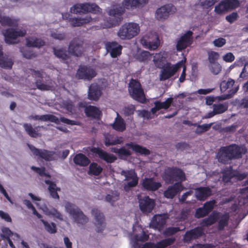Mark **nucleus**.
Wrapping results in <instances>:
<instances>
[{
    "label": "nucleus",
    "mask_w": 248,
    "mask_h": 248,
    "mask_svg": "<svg viewBox=\"0 0 248 248\" xmlns=\"http://www.w3.org/2000/svg\"><path fill=\"white\" fill-rule=\"evenodd\" d=\"M40 221L44 225L45 230L50 234H54L57 232V229L56 225L54 222H48L43 219H41Z\"/></svg>",
    "instance_id": "obj_47"
},
{
    "label": "nucleus",
    "mask_w": 248,
    "mask_h": 248,
    "mask_svg": "<svg viewBox=\"0 0 248 248\" xmlns=\"http://www.w3.org/2000/svg\"><path fill=\"white\" fill-rule=\"evenodd\" d=\"M4 36L5 42L8 44H14V40L18 37H23L27 33L25 29L16 30L13 28H9L4 30L2 31Z\"/></svg>",
    "instance_id": "obj_10"
},
{
    "label": "nucleus",
    "mask_w": 248,
    "mask_h": 248,
    "mask_svg": "<svg viewBox=\"0 0 248 248\" xmlns=\"http://www.w3.org/2000/svg\"><path fill=\"white\" fill-rule=\"evenodd\" d=\"M23 126L29 136L32 138H37L39 137V133L38 132V127L33 128L31 124L25 123Z\"/></svg>",
    "instance_id": "obj_42"
},
{
    "label": "nucleus",
    "mask_w": 248,
    "mask_h": 248,
    "mask_svg": "<svg viewBox=\"0 0 248 248\" xmlns=\"http://www.w3.org/2000/svg\"><path fill=\"white\" fill-rule=\"evenodd\" d=\"M184 187L182 184L174 183L168 186L164 191V195L167 199H173L178 193L183 190Z\"/></svg>",
    "instance_id": "obj_20"
},
{
    "label": "nucleus",
    "mask_w": 248,
    "mask_h": 248,
    "mask_svg": "<svg viewBox=\"0 0 248 248\" xmlns=\"http://www.w3.org/2000/svg\"><path fill=\"white\" fill-rule=\"evenodd\" d=\"M140 43L146 48L155 50L159 46V39L156 34L149 32L143 35L140 40Z\"/></svg>",
    "instance_id": "obj_9"
},
{
    "label": "nucleus",
    "mask_w": 248,
    "mask_h": 248,
    "mask_svg": "<svg viewBox=\"0 0 248 248\" xmlns=\"http://www.w3.org/2000/svg\"><path fill=\"white\" fill-rule=\"evenodd\" d=\"M119 198V193L117 191L113 192L112 194H107L106 196L105 199L106 201L113 203V202L117 201Z\"/></svg>",
    "instance_id": "obj_55"
},
{
    "label": "nucleus",
    "mask_w": 248,
    "mask_h": 248,
    "mask_svg": "<svg viewBox=\"0 0 248 248\" xmlns=\"http://www.w3.org/2000/svg\"><path fill=\"white\" fill-rule=\"evenodd\" d=\"M149 0H124L123 4L124 8L122 6L117 7L110 9L108 11L110 16L108 21V28L113 27L119 25L122 20V15L125 12L124 8L127 9H134L137 7L142 6L147 3Z\"/></svg>",
    "instance_id": "obj_1"
},
{
    "label": "nucleus",
    "mask_w": 248,
    "mask_h": 248,
    "mask_svg": "<svg viewBox=\"0 0 248 248\" xmlns=\"http://www.w3.org/2000/svg\"><path fill=\"white\" fill-rule=\"evenodd\" d=\"M175 241V238L174 237L163 239L155 244L154 243V248H166L172 245Z\"/></svg>",
    "instance_id": "obj_43"
},
{
    "label": "nucleus",
    "mask_w": 248,
    "mask_h": 248,
    "mask_svg": "<svg viewBox=\"0 0 248 248\" xmlns=\"http://www.w3.org/2000/svg\"><path fill=\"white\" fill-rule=\"evenodd\" d=\"M173 98L170 97L167 98L164 102L159 101H155L154 103L155 107L151 108V112L155 114L157 111L161 109H167L170 108L173 102Z\"/></svg>",
    "instance_id": "obj_27"
},
{
    "label": "nucleus",
    "mask_w": 248,
    "mask_h": 248,
    "mask_svg": "<svg viewBox=\"0 0 248 248\" xmlns=\"http://www.w3.org/2000/svg\"><path fill=\"white\" fill-rule=\"evenodd\" d=\"M48 121L54 123L56 124H59L60 122H61L67 124L71 125H79V123L78 121L71 120L64 117H60V119H59L56 116L51 114H48Z\"/></svg>",
    "instance_id": "obj_30"
},
{
    "label": "nucleus",
    "mask_w": 248,
    "mask_h": 248,
    "mask_svg": "<svg viewBox=\"0 0 248 248\" xmlns=\"http://www.w3.org/2000/svg\"><path fill=\"white\" fill-rule=\"evenodd\" d=\"M202 229L200 227H196L186 232L184 236L186 242H189L191 240L196 239L203 235Z\"/></svg>",
    "instance_id": "obj_25"
},
{
    "label": "nucleus",
    "mask_w": 248,
    "mask_h": 248,
    "mask_svg": "<svg viewBox=\"0 0 248 248\" xmlns=\"http://www.w3.org/2000/svg\"><path fill=\"white\" fill-rule=\"evenodd\" d=\"M26 42L27 46L29 47L40 48L45 45L44 40L36 37L26 38Z\"/></svg>",
    "instance_id": "obj_35"
},
{
    "label": "nucleus",
    "mask_w": 248,
    "mask_h": 248,
    "mask_svg": "<svg viewBox=\"0 0 248 248\" xmlns=\"http://www.w3.org/2000/svg\"><path fill=\"white\" fill-rule=\"evenodd\" d=\"M218 213L210 215L208 217L202 220L201 224L203 227H208L216 222L218 218Z\"/></svg>",
    "instance_id": "obj_44"
},
{
    "label": "nucleus",
    "mask_w": 248,
    "mask_h": 248,
    "mask_svg": "<svg viewBox=\"0 0 248 248\" xmlns=\"http://www.w3.org/2000/svg\"><path fill=\"white\" fill-rule=\"evenodd\" d=\"M74 163L81 167H86L90 163V160L83 154H77L73 158Z\"/></svg>",
    "instance_id": "obj_34"
},
{
    "label": "nucleus",
    "mask_w": 248,
    "mask_h": 248,
    "mask_svg": "<svg viewBox=\"0 0 248 248\" xmlns=\"http://www.w3.org/2000/svg\"><path fill=\"white\" fill-rule=\"evenodd\" d=\"M183 65L184 61L183 60L175 64L167 62L166 65L161 68L162 70L159 75L160 80L164 81L170 78L175 75L179 69L182 67Z\"/></svg>",
    "instance_id": "obj_6"
},
{
    "label": "nucleus",
    "mask_w": 248,
    "mask_h": 248,
    "mask_svg": "<svg viewBox=\"0 0 248 248\" xmlns=\"http://www.w3.org/2000/svg\"><path fill=\"white\" fill-rule=\"evenodd\" d=\"M121 174L124 176V180L128 181L124 184V189L126 191H128L130 188L135 187L138 185L139 179L135 170H123Z\"/></svg>",
    "instance_id": "obj_8"
},
{
    "label": "nucleus",
    "mask_w": 248,
    "mask_h": 248,
    "mask_svg": "<svg viewBox=\"0 0 248 248\" xmlns=\"http://www.w3.org/2000/svg\"><path fill=\"white\" fill-rule=\"evenodd\" d=\"M69 21L73 27H79L89 23L91 21V18L87 17L86 18H71Z\"/></svg>",
    "instance_id": "obj_46"
},
{
    "label": "nucleus",
    "mask_w": 248,
    "mask_h": 248,
    "mask_svg": "<svg viewBox=\"0 0 248 248\" xmlns=\"http://www.w3.org/2000/svg\"><path fill=\"white\" fill-rule=\"evenodd\" d=\"M1 231L2 234L1 235V237L3 239H9L13 235L12 232L9 228L4 227L2 229Z\"/></svg>",
    "instance_id": "obj_64"
},
{
    "label": "nucleus",
    "mask_w": 248,
    "mask_h": 248,
    "mask_svg": "<svg viewBox=\"0 0 248 248\" xmlns=\"http://www.w3.org/2000/svg\"><path fill=\"white\" fill-rule=\"evenodd\" d=\"M219 57L218 52L215 51H211L208 53V60L210 63L215 64Z\"/></svg>",
    "instance_id": "obj_61"
},
{
    "label": "nucleus",
    "mask_w": 248,
    "mask_h": 248,
    "mask_svg": "<svg viewBox=\"0 0 248 248\" xmlns=\"http://www.w3.org/2000/svg\"><path fill=\"white\" fill-rule=\"evenodd\" d=\"M222 181L224 183H228L231 181V180L236 175L234 171L233 170L232 166H229L225 167L222 171Z\"/></svg>",
    "instance_id": "obj_36"
},
{
    "label": "nucleus",
    "mask_w": 248,
    "mask_h": 248,
    "mask_svg": "<svg viewBox=\"0 0 248 248\" xmlns=\"http://www.w3.org/2000/svg\"><path fill=\"white\" fill-rule=\"evenodd\" d=\"M28 146L33 155L43 159L46 161H51L54 160V155L55 152L45 149H39L32 145L28 144Z\"/></svg>",
    "instance_id": "obj_13"
},
{
    "label": "nucleus",
    "mask_w": 248,
    "mask_h": 248,
    "mask_svg": "<svg viewBox=\"0 0 248 248\" xmlns=\"http://www.w3.org/2000/svg\"><path fill=\"white\" fill-rule=\"evenodd\" d=\"M140 31L138 24L134 22L126 23L120 28L117 35L122 40H130L137 36Z\"/></svg>",
    "instance_id": "obj_4"
},
{
    "label": "nucleus",
    "mask_w": 248,
    "mask_h": 248,
    "mask_svg": "<svg viewBox=\"0 0 248 248\" xmlns=\"http://www.w3.org/2000/svg\"><path fill=\"white\" fill-rule=\"evenodd\" d=\"M111 125L113 129L118 132H123L126 129L125 121L118 113L114 123Z\"/></svg>",
    "instance_id": "obj_32"
},
{
    "label": "nucleus",
    "mask_w": 248,
    "mask_h": 248,
    "mask_svg": "<svg viewBox=\"0 0 248 248\" xmlns=\"http://www.w3.org/2000/svg\"><path fill=\"white\" fill-rule=\"evenodd\" d=\"M164 180L167 184L180 183L186 180L184 171L177 167H168L165 170L163 177Z\"/></svg>",
    "instance_id": "obj_3"
},
{
    "label": "nucleus",
    "mask_w": 248,
    "mask_h": 248,
    "mask_svg": "<svg viewBox=\"0 0 248 248\" xmlns=\"http://www.w3.org/2000/svg\"><path fill=\"white\" fill-rule=\"evenodd\" d=\"M167 219V217L165 215H155L151 220L150 226L160 231L166 224Z\"/></svg>",
    "instance_id": "obj_19"
},
{
    "label": "nucleus",
    "mask_w": 248,
    "mask_h": 248,
    "mask_svg": "<svg viewBox=\"0 0 248 248\" xmlns=\"http://www.w3.org/2000/svg\"><path fill=\"white\" fill-rule=\"evenodd\" d=\"M141 185L144 189L151 191H156L161 186V183L155 182L153 178H145L142 180Z\"/></svg>",
    "instance_id": "obj_24"
},
{
    "label": "nucleus",
    "mask_w": 248,
    "mask_h": 248,
    "mask_svg": "<svg viewBox=\"0 0 248 248\" xmlns=\"http://www.w3.org/2000/svg\"><path fill=\"white\" fill-rule=\"evenodd\" d=\"M208 213L202 207L198 208L195 211L194 217L197 218H200L206 216Z\"/></svg>",
    "instance_id": "obj_60"
},
{
    "label": "nucleus",
    "mask_w": 248,
    "mask_h": 248,
    "mask_svg": "<svg viewBox=\"0 0 248 248\" xmlns=\"http://www.w3.org/2000/svg\"><path fill=\"white\" fill-rule=\"evenodd\" d=\"M200 5L203 8L208 9L213 6V3L210 0H198L195 6Z\"/></svg>",
    "instance_id": "obj_57"
},
{
    "label": "nucleus",
    "mask_w": 248,
    "mask_h": 248,
    "mask_svg": "<svg viewBox=\"0 0 248 248\" xmlns=\"http://www.w3.org/2000/svg\"><path fill=\"white\" fill-rule=\"evenodd\" d=\"M216 202L215 200H212L208 202H206L204 203L203 208L205 211L209 214L214 208Z\"/></svg>",
    "instance_id": "obj_63"
},
{
    "label": "nucleus",
    "mask_w": 248,
    "mask_h": 248,
    "mask_svg": "<svg viewBox=\"0 0 248 248\" xmlns=\"http://www.w3.org/2000/svg\"><path fill=\"white\" fill-rule=\"evenodd\" d=\"M92 214L95 220L94 225L97 232H102L106 228V223L104 214L97 209H93Z\"/></svg>",
    "instance_id": "obj_14"
},
{
    "label": "nucleus",
    "mask_w": 248,
    "mask_h": 248,
    "mask_svg": "<svg viewBox=\"0 0 248 248\" xmlns=\"http://www.w3.org/2000/svg\"><path fill=\"white\" fill-rule=\"evenodd\" d=\"M123 142L122 137H117L113 139L111 135H106L104 139V143L106 146L121 144Z\"/></svg>",
    "instance_id": "obj_41"
},
{
    "label": "nucleus",
    "mask_w": 248,
    "mask_h": 248,
    "mask_svg": "<svg viewBox=\"0 0 248 248\" xmlns=\"http://www.w3.org/2000/svg\"><path fill=\"white\" fill-rule=\"evenodd\" d=\"M153 61L155 66L160 69L163 67L167 62L166 57L161 52L155 54L154 56Z\"/></svg>",
    "instance_id": "obj_39"
},
{
    "label": "nucleus",
    "mask_w": 248,
    "mask_h": 248,
    "mask_svg": "<svg viewBox=\"0 0 248 248\" xmlns=\"http://www.w3.org/2000/svg\"><path fill=\"white\" fill-rule=\"evenodd\" d=\"M84 112L88 117H92L95 119L100 118L102 115L101 111L96 107L89 105L85 108Z\"/></svg>",
    "instance_id": "obj_31"
},
{
    "label": "nucleus",
    "mask_w": 248,
    "mask_h": 248,
    "mask_svg": "<svg viewBox=\"0 0 248 248\" xmlns=\"http://www.w3.org/2000/svg\"><path fill=\"white\" fill-rule=\"evenodd\" d=\"M125 146L131 149L135 153L145 156L151 154V151L146 147L142 146L133 142L126 143Z\"/></svg>",
    "instance_id": "obj_28"
},
{
    "label": "nucleus",
    "mask_w": 248,
    "mask_h": 248,
    "mask_svg": "<svg viewBox=\"0 0 248 248\" xmlns=\"http://www.w3.org/2000/svg\"><path fill=\"white\" fill-rule=\"evenodd\" d=\"M30 71L31 72L32 76L34 78H38L40 79H37L35 81L36 86L39 90L42 91H47L49 90L50 87L46 84L42 83V81L43 79V71L38 70H35L31 69Z\"/></svg>",
    "instance_id": "obj_26"
},
{
    "label": "nucleus",
    "mask_w": 248,
    "mask_h": 248,
    "mask_svg": "<svg viewBox=\"0 0 248 248\" xmlns=\"http://www.w3.org/2000/svg\"><path fill=\"white\" fill-rule=\"evenodd\" d=\"M2 46H0V66L7 69H11L14 62L11 58L3 57Z\"/></svg>",
    "instance_id": "obj_40"
},
{
    "label": "nucleus",
    "mask_w": 248,
    "mask_h": 248,
    "mask_svg": "<svg viewBox=\"0 0 248 248\" xmlns=\"http://www.w3.org/2000/svg\"><path fill=\"white\" fill-rule=\"evenodd\" d=\"M212 124V123H210L209 124H205L202 125H200L197 124V125L196 126H197V128L195 130V133L198 135H200L202 133L207 131L210 129Z\"/></svg>",
    "instance_id": "obj_52"
},
{
    "label": "nucleus",
    "mask_w": 248,
    "mask_h": 248,
    "mask_svg": "<svg viewBox=\"0 0 248 248\" xmlns=\"http://www.w3.org/2000/svg\"><path fill=\"white\" fill-rule=\"evenodd\" d=\"M192 31H188L180 38L176 44V49L178 51H182L192 44Z\"/></svg>",
    "instance_id": "obj_15"
},
{
    "label": "nucleus",
    "mask_w": 248,
    "mask_h": 248,
    "mask_svg": "<svg viewBox=\"0 0 248 248\" xmlns=\"http://www.w3.org/2000/svg\"><path fill=\"white\" fill-rule=\"evenodd\" d=\"M45 212L47 215H51L60 220H63L62 215L55 208H46Z\"/></svg>",
    "instance_id": "obj_50"
},
{
    "label": "nucleus",
    "mask_w": 248,
    "mask_h": 248,
    "mask_svg": "<svg viewBox=\"0 0 248 248\" xmlns=\"http://www.w3.org/2000/svg\"><path fill=\"white\" fill-rule=\"evenodd\" d=\"M229 217L227 215H222L221 219L218 222L217 229L219 231L223 230L228 225Z\"/></svg>",
    "instance_id": "obj_53"
},
{
    "label": "nucleus",
    "mask_w": 248,
    "mask_h": 248,
    "mask_svg": "<svg viewBox=\"0 0 248 248\" xmlns=\"http://www.w3.org/2000/svg\"><path fill=\"white\" fill-rule=\"evenodd\" d=\"M129 85V92L131 97L134 99L143 103L145 100V96L140 82L132 79Z\"/></svg>",
    "instance_id": "obj_7"
},
{
    "label": "nucleus",
    "mask_w": 248,
    "mask_h": 248,
    "mask_svg": "<svg viewBox=\"0 0 248 248\" xmlns=\"http://www.w3.org/2000/svg\"><path fill=\"white\" fill-rule=\"evenodd\" d=\"M246 152V148L236 144H232L221 147L217 153L216 156L219 163L228 164L232 160L241 158Z\"/></svg>",
    "instance_id": "obj_2"
},
{
    "label": "nucleus",
    "mask_w": 248,
    "mask_h": 248,
    "mask_svg": "<svg viewBox=\"0 0 248 248\" xmlns=\"http://www.w3.org/2000/svg\"><path fill=\"white\" fill-rule=\"evenodd\" d=\"M90 151L92 153L97 155L101 159L104 160L108 163H113L117 159L114 155L109 154L99 147H92L91 148Z\"/></svg>",
    "instance_id": "obj_16"
},
{
    "label": "nucleus",
    "mask_w": 248,
    "mask_h": 248,
    "mask_svg": "<svg viewBox=\"0 0 248 248\" xmlns=\"http://www.w3.org/2000/svg\"><path fill=\"white\" fill-rule=\"evenodd\" d=\"M214 112L216 114H222L225 112L228 108L227 104H215L213 106Z\"/></svg>",
    "instance_id": "obj_51"
},
{
    "label": "nucleus",
    "mask_w": 248,
    "mask_h": 248,
    "mask_svg": "<svg viewBox=\"0 0 248 248\" xmlns=\"http://www.w3.org/2000/svg\"><path fill=\"white\" fill-rule=\"evenodd\" d=\"M103 171V168L97 163L93 162L89 166V173L94 176L100 175Z\"/></svg>",
    "instance_id": "obj_49"
},
{
    "label": "nucleus",
    "mask_w": 248,
    "mask_h": 248,
    "mask_svg": "<svg viewBox=\"0 0 248 248\" xmlns=\"http://www.w3.org/2000/svg\"><path fill=\"white\" fill-rule=\"evenodd\" d=\"M45 182L46 184L49 185L48 189L50 196L53 199H59V196L57 191H60V188L58 187L55 183L49 180H46Z\"/></svg>",
    "instance_id": "obj_38"
},
{
    "label": "nucleus",
    "mask_w": 248,
    "mask_h": 248,
    "mask_svg": "<svg viewBox=\"0 0 248 248\" xmlns=\"http://www.w3.org/2000/svg\"><path fill=\"white\" fill-rule=\"evenodd\" d=\"M123 113L125 116H130L132 115L135 111V108L134 105H131L123 108Z\"/></svg>",
    "instance_id": "obj_58"
},
{
    "label": "nucleus",
    "mask_w": 248,
    "mask_h": 248,
    "mask_svg": "<svg viewBox=\"0 0 248 248\" xmlns=\"http://www.w3.org/2000/svg\"><path fill=\"white\" fill-rule=\"evenodd\" d=\"M96 75L94 69L87 65H80L76 73L78 78L88 81L91 80Z\"/></svg>",
    "instance_id": "obj_11"
},
{
    "label": "nucleus",
    "mask_w": 248,
    "mask_h": 248,
    "mask_svg": "<svg viewBox=\"0 0 248 248\" xmlns=\"http://www.w3.org/2000/svg\"><path fill=\"white\" fill-rule=\"evenodd\" d=\"M176 9L171 4L164 5L158 8L155 12L156 18L160 21H163L167 19L170 15L175 12Z\"/></svg>",
    "instance_id": "obj_12"
},
{
    "label": "nucleus",
    "mask_w": 248,
    "mask_h": 248,
    "mask_svg": "<svg viewBox=\"0 0 248 248\" xmlns=\"http://www.w3.org/2000/svg\"><path fill=\"white\" fill-rule=\"evenodd\" d=\"M113 152L117 154L120 157L128 156L131 155V152L124 147H121L119 149H114Z\"/></svg>",
    "instance_id": "obj_54"
},
{
    "label": "nucleus",
    "mask_w": 248,
    "mask_h": 248,
    "mask_svg": "<svg viewBox=\"0 0 248 248\" xmlns=\"http://www.w3.org/2000/svg\"><path fill=\"white\" fill-rule=\"evenodd\" d=\"M155 205L154 200L151 199L149 196H145L139 200L140 208L142 213H151Z\"/></svg>",
    "instance_id": "obj_18"
},
{
    "label": "nucleus",
    "mask_w": 248,
    "mask_h": 248,
    "mask_svg": "<svg viewBox=\"0 0 248 248\" xmlns=\"http://www.w3.org/2000/svg\"><path fill=\"white\" fill-rule=\"evenodd\" d=\"M150 57V53L147 51H143L137 55V59L140 62H145Z\"/></svg>",
    "instance_id": "obj_62"
},
{
    "label": "nucleus",
    "mask_w": 248,
    "mask_h": 248,
    "mask_svg": "<svg viewBox=\"0 0 248 248\" xmlns=\"http://www.w3.org/2000/svg\"><path fill=\"white\" fill-rule=\"evenodd\" d=\"M235 81L233 79L229 78L226 81H222L220 84V88L221 92H224L227 89H230L229 93L231 94H235L239 89V86L234 85Z\"/></svg>",
    "instance_id": "obj_22"
},
{
    "label": "nucleus",
    "mask_w": 248,
    "mask_h": 248,
    "mask_svg": "<svg viewBox=\"0 0 248 248\" xmlns=\"http://www.w3.org/2000/svg\"><path fill=\"white\" fill-rule=\"evenodd\" d=\"M66 211L71 216L74 221L78 223L85 224L89 219L83 212L76 205L67 202L65 205Z\"/></svg>",
    "instance_id": "obj_5"
},
{
    "label": "nucleus",
    "mask_w": 248,
    "mask_h": 248,
    "mask_svg": "<svg viewBox=\"0 0 248 248\" xmlns=\"http://www.w3.org/2000/svg\"><path fill=\"white\" fill-rule=\"evenodd\" d=\"M82 14L91 13L96 14L100 12L101 9L95 3H80Z\"/></svg>",
    "instance_id": "obj_29"
},
{
    "label": "nucleus",
    "mask_w": 248,
    "mask_h": 248,
    "mask_svg": "<svg viewBox=\"0 0 248 248\" xmlns=\"http://www.w3.org/2000/svg\"><path fill=\"white\" fill-rule=\"evenodd\" d=\"M222 4L224 5V8L226 9L227 11H228L238 7L240 5V3L238 0H223L217 5L216 8L217 9Z\"/></svg>",
    "instance_id": "obj_33"
},
{
    "label": "nucleus",
    "mask_w": 248,
    "mask_h": 248,
    "mask_svg": "<svg viewBox=\"0 0 248 248\" xmlns=\"http://www.w3.org/2000/svg\"><path fill=\"white\" fill-rule=\"evenodd\" d=\"M68 52L72 55L76 57L81 56L83 52L82 45L75 40L71 41L68 46Z\"/></svg>",
    "instance_id": "obj_23"
},
{
    "label": "nucleus",
    "mask_w": 248,
    "mask_h": 248,
    "mask_svg": "<svg viewBox=\"0 0 248 248\" xmlns=\"http://www.w3.org/2000/svg\"><path fill=\"white\" fill-rule=\"evenodd\" d=\"M180 231L178 227H170L166 229L163 232V234L165 236L172 235Z\"/></svg>",
    "instance_id": "obj_59"
},
{
    "label": "nucleus",
    "mask_w": 248,
    "mask_h": 248,
    "mask_svg": "<svg viewBox=\"0 0 248 248\" xmlns=\"http://www.w3.org/2000/svg\"><path fill=\"white\" fill-rule=\"evenodd\" d=\"M53 50L54 54L59 59L65 61L68 60L70 58L67 51L65 49H56V48L53 47Z\"/></svg>",
    "instance_id": "obj_48"
},
{
    "label": "nucleus",
    "mask_w": 248,
    "mask_h": 248,
    "mask_svg": "<svg viewBox=\"0 0 248 248\" xmlns=\"http://www.w3.org/2000/svg\"><path fill=\"white\" fill-rule=\"evenodd\" d=\"M18 20L11 18L9 16H1L0 14V23L2 26L16 27L18 26Z\"/></svg>",
    "instance_id": "obj_37"
},
{
    "label": "nucleus",
    "mask_w": 248,
    "mask_h": 248,
    "mask_svg": "<svg viewBox=\"0 0 248 248\" xmlns=\"http://www.w3.org/2000/svg\"><path fill=\"white\" fill-rule=\"evenodd\" d=\"M100 90L96 86H91L89 89L88 98L90 100H97L100 96Z\"/></svg>",
    "instance_id": "obj_45"
},
{
    "label": "nucleus",
    "mask_w": 248,
    "mask_h": 248,
    "mask_svg": "<svg viewBox=\"0 0 248 248\" xmlns=\"http://www.w3.org/2000/svg\"><path fill=\"white\" fill-rule=\"evenodd\" d=\"M200 5L203 8L208 9L213 6V3L210 0H198L195 6Z\"/></svg>",
    "instance_id": "obj_56"
},
{
    "label": "nucleus",
    "mask_w": 248,
    "mask_h": 248,
    "mask_svg": "<svg viewBox=\"0 0 248 248\" xmlns=\"http://www.w3.org/2000/svg\"><path fill=\"white\" fill-rule=\"evenodd\" d=\"M212 194V191L208 186H201L195 190V196L199 201H204Z\"/></svg>",
    "instance_id": "obj_21"
},
{
    "label": "nucleus",
    "mask_w": 248,
    "mask_h": 248,
    "mask_svg": "<svg viewBox=\"0 0 248 248\" xmlns=\"http://www.w3.org/2000/svg\"><path fill=\"white\" fill-rule=\"evenodd\" d=\"M105 47L107 51L113 58H117L122 54L123 46L116 41L107 42Z\"/></svg>",
    "instance_id": "obj_17"
}]
</instances>
